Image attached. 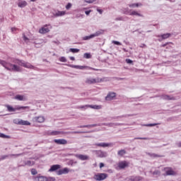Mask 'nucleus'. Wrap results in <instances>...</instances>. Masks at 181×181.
<instances>
[{"instance_id":"f257e3e1","label":"nucleus","mask_w":181,"mask_h":181,"mask_svg":"<svg viewBox=\"0 0 181 181\" xmlns=\"http://www.w3.org/2000/svg\"><path fill=\"white\" fill-rule=\"evenodd\" d=\"M47 135L55 136L56 135H64V134H87L86 132H62V131H48Z\"/></svg>"},{"instance_id":"f03ea898","label":"nucleus","mask_w":181,"mask_h":181,"mask_svg":"<svg viewBox=\"0 0 181 181\" xmlns=\"http://www.w3.org/2000/svg\"><path fill=\"white\" fill-rule=\"evenodd\" d=\"M5 107H6L8 112H15L16 111H21V110H29V106L17 105L15 107H13L9 105H6Z\"/></svg>"},{"instance_id":"7ed1b4c3","label":"nucleus","mask_w":181,"mask_h":181,"mask_svg":"<svg viewBox=\"0 0 181 181\" xmlns=\"http://www.w3.org/2000/svg\"><path fill=\"white\" fill-rule=\"evenodd\" d=\"M15 63H16V64H18L19 66L25 67L26 69H35V66H33V65L28 62H25V61L17 59L16 60Z\"/></svg>"},{"instance_id":"20e7f679","label":"nucleus","mask_w":181,"mask_h":181,"mask_svg":"<svg viewBox=\"0 0 181 181\" xmlns=\"http://www.w3.org/2000/svg\"><path fill=\"white\" fill-rule=\"evenodd\" d=\"M108 177V175L105 173H98L94 175L93 179L95 180L101 181V180H105Z\"/></svg>"},{"instance_id":"39448f33","label":"nucleus","mask_w":181,"mask_h":181,"mask_svg":"<svg viewBox=\"0 0 181 181\" xmlns=\"http://www.w3.org/2000/svg\"><path fill=\"white\" fill-rule=\"evenodd\" d=\"M100 35H103V32L101 31H96L95 33L91 34L90 35H87L83 37V40H90V39H93L94 37H97V36H100Z\"/></svg>"},{"instance_id":"423d86ee","label":"nucleus","mask_w":181,"mask_h":181,"mask_svg":"<svg viewBox=\"0 0 181 181\" xmlns=\"http://www.w3.org/2000/svg\"><path fill=\"white\" fill-rule=\"evenodd\" d=\"M101 81V79L99 78H88L86 81V84H95V83H100Z\"/></svg>"},{"instance_id":"0eeeda50","label":"nucleus","mask_w":181,"mask_h":181,"mask_svg":"<svg viewBox=\"0 0 181 181\" xmlns=\"http://www.w3.org/2000/svg\"><path fill=\"white\" fill-rule=\"evenodd\" d=\"M8 71H21V68L16 64H9Z\"/></svg>"},{"instance_id":"6e6552de","label":"nucleus","mask_w":181,"mask_h":181,"mask_svg":"<svg viewBox=\"0 0 181 181\" xmlns=\"http://www.w3.org/2000/svg\"><path fill=\"white\" fill-rule=\"evenodd\" d=\"M164 171L165 172L166 176H175V175H176V172L170 168H165Z\"/></svg>"},{"instance_id":"1a4fd4ad","label":"nucleus","mask_w":181,"mask_h":181,"mask_svg":"<svg viewBox=\"0 0 181 181\" xmlns=\"http://www.w3.org/2000/svg\"><path fill=\"white\" fill-rule=\"evenodd\" d=\"M117 97V93L114 92H109L105 97L106 101H112V100H114Z\"/></svg>"},{"instance_id":"9d476101","label":"nucleus","mask_w":181,"mask_h":181,"mask_svg":"<svg viewBox=\"0 0 181 181\" xmlns=\"http://www.w3.org/2000/svg\"><path fill=\"white\" fill-rule=\"evenodd\" d=\"M86 107L93 108V110H101L103 108L101 105H86L85 106H81V108H86Z\"/></svg>"},{"instance_id":"9b49d317","label":"nucleus","mask_w":181,"mask_h":181,"mask_svg":"<svg viewBox=\"0 0 181 181\" xmlns=\"http://www.w3.org/2000/svg\"><path fill=\"white\" fill-rule=\"evenodd\" d=\"M54 142L57 145H67V140L64 139H54Z\"/></svg>"},{"instance_id":"f8f14e48","label":"nucleus","mask_w":181,"mask_h":181,"mask_svg":"<svg viewBox=\"0 0 181 181\" xmlns=\"http://www.w3.org/2000/svg\"><path fill=\"white\" fill-rule=\"evenodd\" d=\"M75 156L78 159H80V160H88L90 159V157L87 155L76 154Z\"/></svg>"},{"instance_id":"ddd939ff","label":"nucleus","mask_w":181,"mask_h":181,"mask_svg":"<svg viewBox=\"0 0 181 181\" xmlns=\"http://www.w3.org/2000/svg\"><path fill=\"white\" fill-rule=\"evenodd\" d=\"M17 5L18 8H25V6H28V2L25 0H18Z\"/></svg>"},{"instance_id":"4468645a","label":"nucleus","mask_w":181,"mask_h":181,"mask_svg":"<svg viewBox=\"0 0 181 181\" xmlns=\"http://www.w3.org/2000/svg\"><path fill=\"white\" fill-rule=\"evenodd\" d=\"M33 165H35V161L24 160L23 164L18 165V168H21V166H33Z\"/></svg>"},{"instance_id":"2eb2a0df","label":"nucleus","mask_w":181,"mask_h":181,"mask_svg":"<svg viewBox=\"0 0 181 181\" xmlns=\"http://www.w3.org/2000/svg\"><path fill=\"white\" fill-rule=\"evenodd\" d=\"M128 162L124 160V161H120L118 163V168L120 169H125V168H128Z\"/></svg>"},{"instance_id":"dca6fc26","label":"nucleus","mask_w":181,"mask_h":181,"mask_svg":"<svg viewBox=\"0 0 181 181\" xmlns=\"http://www.w3.org/2000/svg\"><path fill=\"white\" fill-rule=\"evenodd\" d=\"M69 168H65L63 169H59L57 173V175H58L59 176H60V175H67V173H69Z\"/></svg>"},{"instance_id":"f3484780","label":"nucleus","mask_w":181,"mask_h":181,"mask_svg":"<svg viewBox=\"0 0 181 181\" xmlns=\"http://www.w3.org/2000/svg\"><path fill=\"white\" fill-rule=\"evenodd\" d=\"M15 100H18V101H27L28 97L23 95H16L15 96Z\"/></svg>"},{"instance_id":"a211bd4d","label":"nucleus","mask_w":181,"mask_h":181,"mask_svg":"<svg viewBox=\"0 0 181 181\" xmlns=\"http://www.w3.org/2000/svg\"><path fill=\"white\" fill-rule=\"evenodd\" d=\"M33 122H45V117L42 116H40V117H35L33 118Z\"/></svg>"},{"instance_id":"6ab92c4d","label":"nucleus","mask_w":181,"mask_h":181,"mask_svg":"<svg viewBox=\"0 0 181 181\" xmlns=\"http://www.w3.org/2000/svg\"><path fill=\"white\" fill-rule=\"evenodd\" d=\"M161 98H162V100H167L168 101L176 100V98L175 97L170 96L169 95H161Z\"/></svg>"},{"instance_id":"aec40b11","label":"nucleus","mask_w":181,"mask_h":181,"mask_svg":"<svg viewBox=\"0 0 181 181\" xmlns=\"http://www.w3.org/2000/svg\"><path fill=\"white\" fill-rule=\"evenodd\" d=\"M95 127H100V124H87V125H81L78 126V128H94Z\"/></svg>"},{"instance_id":"412c9836","label":"nucleus","mask_w":181,"mask_h":181,"mask_svg":"<svg viewBox=\"0 0 181 181\" xmlns=\"http://www.w3.org/2000/svg\"><path fill=\"white\" fill-rule=\"evenodd\" d=\"M34 180L35 181H49L47 180V177H46L45 176H37V177H35Z\"/></svg>"},{"instance_id":"4be33fe9","label":"nucleus","mask_w":181,"mask_h":181,"mask_svg":"<svg viewBox=\"0 0 181 181\" xmlns=\"http://www.w3.org/2000/svg\"><path fill=\"white\" fill-rule=\"evenodd\" d=\"M59 169H60V165H53L51 166L50 169L49 170V172H54Z\"/></svg>"},{"instance_id":"5701e85b","label":"nucleus","mask_w":181,"mask_h":181,"mask_svg":"<svg viewBox=\"0 0 181 181\" xmlns=\"http://www.w3.org/2000/svg\"><path fill=\"white\" fill-rule=\"evenodd\" d=\"M40 33L45 34L50 32V30L47 28V26H44L39 30Z\"/></svg>"},{"instance_id":"b1692460","label":"nucleus","mask_w":181,"mask_h":181,"mask_svg":"<svg viewBox=\"0 0 181 181\" xmlns=\"http://www.w3.org/2000/svg\"><path fill=\"white\" fill-rule=\"evenodd\" d=\"M11 63H8L2 59H0V64H1V66H3L4 67H5L6 69V70H8V69H9V64Z\"/></svg>"},{"instance_id":"393cba45","label":"nucleus","mask_w":181,"mask_h":181,"mask_svg":"<svg viewBox=\"0 0 181 181\" xmlns=\"http://www.w3.org/2000/svg\"><path fill=\"white\" fill-rule=\"evenodd\" d=\"M103 125H105V127H117L121 125V123H103Z\"/></svg>"},{"instance_id":"a878e982","label":"nucleus","mask_w":181,"mask_h":181,"mask_svg":"<svg viewBox=\"0 0 181 181\" xmlns=\"http://www.w3.org/2000/svg\"><path fill=\"white\" fill-rule=\"evenodd\" d=\"M130 16H139L140 18H144V15L138 13V11H133L129 13Z\"/></svg>"},{"instance_id":"bb28decb","label":"nucleus","mask_w":181,"mask_h":181,"mask_svg":"<svg viewBox=\"0 0 181 181\" xmlns=\"http://www.w3.org/2000/svg\"><path fill=\"white\" fill-rule=\"evenodd\" d=\"M170 36H172V34L165 33V34H163L161 35H157V37H162V39L165 40V39H168V37H170Z\"/></svg>"},{"instance_id":"cd10ccee","label":"nucleus","mask_w":181,"mask_h":181,"mask_svg":"<svg viewBox=\"0 0 181 181\" xmlns=\"http://www.w3.org/2000/svg\"><path fill=\"white\" fill-rule=\"evenodd\" d=\"M95 145L96 146H102V148H107L110 146V144L108 143H96Z\"/></svg>"},{"instance_id":"c85d7f7f","label":"nucleus","mask_w":181,"mask_h":181,"mask_svg":"<svg viewBox=\"0 0 181 181\" xmlns=\"http://www.w3.org/2000/svg\"><path fill=\"white\" fill-rule=\"evenodd\" d=\"M18 125H30V122L26 120L21 119L18 122Z\"/></svg>"},{"instance_id":"c756f323","label":"nucleus","mask_w":181,"mask_h":181,"mask_svg":"<svg viewBox=\"0 0 181 181\" xmlns=\"http://www.w3.org/2000/svg\"><path fill=\"white\" fill-rule=\"evenodd\" d=\"M66 11H57L55 13L54 16H64Z\"/></svg>"},{"instance_id":"7c9ffc66","label":"nucleus","mask_w":181,"mask_h":181,"mask_svg":"<svg viewBox=\"0 0 181 181\" xmlns=\"http://www.w3.org/2000/svg\"><path fill=\"white\" fill-rule=\"evenodd\" d=\"M148 156H150L151 158H162V156H159L156 153H148Z\"/></svg>"},{"instance_id":"2f4dec72","label":"nucleus","mask_w":181,"mask_h":181,"mask_svg":"<svg viewBox=\"0 0 181 181\" xmlns=\"http://www.w3.org/2000/svg\"><path fill=\"white\" fill-rule=\"evenodd\" d=\"M129 8H138L139 6H142V4L136 3L129 5Z\"/></svg>"},{"instance_id":"473e14b6","label":"nucleus","mask_w":181,"mask_h":181,"mask_svg":"<svg viewBox=\"0 0 181 181\" xmlns=\"http://www.w3.org/2000/svg\"><path fill=\"white\" fill-rule=\"evenodd\" d=\"M126 153H127V151H125L124 149L119 150L117 152V155L119 156H124Z\"/></svg>"},{"instance_id":"72a5a7b5","label":"nucleus","mask_w":181,"mask_h":181,"mask_svg":"<svg viewBox=\"0 0 181 181\" xmlns=\"http://www.w3.org/2000/svg\"><path fill=\"white\" fill-rule=\"evenodd\" d=\"M0 138H3L4 139H11V136H8L4 133H0Z\"/></svg>"},{"instance_id":"f704fd0d","label":"nucleus","mask_w":181,"mask_h":181,"mask_svg":"<svg viewBox=\"0 0 181 181\" xmlns=\"http://www.w3.org/2000/svg\"><path fill=\"white\" fill-rule=\"evenodd\" d=\"M23 40L26 45H29L30 40L28 38V37H26V35H25V34L23 35Z\"/></svg>"},{"instance_id":"c9c22d12","label":"nucleus","mask_w":181,"mask_h":181,"mask_svg":"<svg viewBox=\"0 0 181 181\" xmlns=\"http://www.w3.org/2000/svg\"><path fill=\"white\" fill-rule=\"evenodd\" d=\"M69 52H71V53H78V52H80V49L77 48H71L69 49Z\"/></svg>"},{"instance_id":"e433bc0d","label":"nucleus","mask_w":181,"mask_h":181,"mask_svg":"<svg viewBox=\"0 0 181 181\" xmlns=\"http://www.w3.org/2000/svg\"><path fill=\"white\" fill-rule=\"evenodd\" d=\"M156 125H159V123L146 124H144L143 127H156Z\"/></svg>"},{"instance_id":"4c0bfd02","label":"nucleus","mask_w":181,"mask_h":181,"mask_svg":"<svg viewBox=\"0 0 181 181\" xmlns=\"http://www.w3.org/2000/svg\"><path fill=\"white\" fill-rule=\"evenodd\" d=\"M84 59H91V54L90 53H85L83 54Z\"/></svg>"},{"instance_id":"58836bf2","label":"nucleus","mask_w":181,"mask_h":181,"mask_svg":"<svg viewBox=\"0 0 181 181\" xmlns=\"http://www.w3.org/2000/svg\"><path fill=\"white\" fill-rule=\"evenodd\" d=\"M59 60L60 62H62V63H66V62H67V59H66V57H59Z\"/></svg>"},{"instance_id":"ea45409f","label":"nucleus","mask_w":181,"mask_h":181,"mask_svg":"<svg viewBox=\"0 0 181 181\" xmlns=\"http://www.w3.org/2000/svg\"><path fill=\"white\" fill-rule=\"evenodd\" d=\"M153 175L159 176V175H160V171H159V170H156L154 172H153Z\"/></svg>"},{"instance_id":"a19ab883","label":"nucleus","mask_w":181,"mask_h":181,"mask_svg":"<svg viewBox=\"0 0 181 181\" xmlns=\"http://www.w3.org/2000/svg\"><path fill=\"white\" fill-rule=\"evenodd\" d=\"M31 174L33 175H37V170H36V169H35V168H33L31 170Z\"/></svg>"},{"instance_id":"79ce46f5","label":"nucleus","mask_w":181,"mask_h":181,"mask_svg":"<svg viewBox=\"0 0 181 181\" xmlns=\"http://www.w3.org/2000/svg\"><path fill=\"white\" fill-rule=\"evenodd\" d=\"M6 158H9V156L8 155L1 156L0 158V160H4V159H6Z\"/></svg>"},{"instance_id":"37998d69","label":"nucleus","mask_w":181,"mask_h":181,"mask_svg":"<svg viewBox=\"0 0 181 181\" xmlns=\"http://www.w3.org/2000/svg\"><path fill=\"white\" fill-rule=\"evenodd\" d=\"M71 6H73V5L71 4V3H68L67 5L66 6V9L67 11H69V9H70V8H71Z\"/></svg>"},{"instance_id":"c03bdc74","label":"nucleus","mask_w":181,"mask_h":181,"mask_svg":"<svg viewBox=\"0 0 181 181\" xmlns=\"http://www.w3.org/2000/svg\"><path fill=\"white\" fill-rule=\"evenodd\" d=\"M112 43H113L114 45H117V46H121L122 45L119 41H114V40L112 42Z\"/></svg>"},{"instance_id":"a18cd8bd","label":"nucleus","mask_w":181,"mask_h":181,"mask_svg":"<svg viewBox=\"0 0 181 181\" xmlns=\"http://www.w3.org/2000/svg\"><path fill=\"white\" fill-rule=\"evenodd\" d=\"M133 62H134L130 59H126V63H127V64H132Z\"/></svg>"},{"instance_id":"49530a36","label":"nucleus","mask_w":181,"mask_h":181,"mask_svg":"<svg viewBox=\"0 0 181 181\" xmlns=\"http://www.w3.org/2000/svg\"><path fill=\"white\" fill-rule=\"evenodd\" d=\"M134 139H142L144 141H146L148 140V138L147 137H136L134 138Z\"/></svg>"},{"instance_id":"de8ad7c7","label":"nucleus","mask_w":181,"mask_h":181,"mask_svg":"<svg viewBox=\"0 0 181 181\" xmlns=\"http://www.w3.org/2000/svg\"><path fill=\"white\" fill-rule=\"evenodd\" d=\"M107 156V153L101 152L100 153V158H105Z\"/></svg>"},{"instance_id":"09e8293b","label":"nucleus","mask_w":181,"mask_h":181,"mask_svg":"<svg viewBox=\"0 0 181 181\" xmlns=\"http://www.w3.org/2000/svg\"><path fill=\"white\" fill-rule=\"evenodd\" d=\"M48 181H55L56 178L53 177H49L47 178Z\"/></svg>"},{"instance_id":"8fccbe9b","label":"nucleus","mask_w":181,"mask_h":181,"mask_svg":"<svg viewBox=\"0 0 181 181\" xmlns=\"http://www.w3.org/2000/svg\"><path fill=\"white\" fill-rule=\"evenodd\" d=\"M96 0H86L87 4H93V2H95Z\"/></svg>"},{"instance_id":"3c124183","label":"nucleus","mask_w":181,"mask_h":181,"mask_svg":"<svg viewBox=\"0 0 181 181\" xmlns=\"http://www.w3.org/2000/svg\"><path fill=\"white\" fill-rule=\"evenodd\" d=\"M22 153H18V154H11L10 156H16V158H18V156H21Z\"/></svg>"},{"instance_id":"603ef678","label":"nucleus","mask_w":181,"mask_h":181,"mask_svg":"<svg viewBox=\"0 0 181 181\" xmlns=\"http://www.w3.org/2000/svg\"><path fill=\"white\" fill-rule=\"evenodd\" d=\"M175 145L177 146V148H181V141L176 143Z\"/></svg>"},{"instance_id":"864d4df0","label":"nucleus","mask_w":181,"mask_h":181,"mask_svg":"<svg viewBox=\"0 0 181 181\" xmlns=\"http://www.w3.org/2000/svg\"><path fill=\"white\" fill-rule=\"evenodd\" d=\"M115 21H124V18L122 17H118L115 19Z\"/></svg>"},{"instance_id":"5fc2aeb1","label":"nucleus","mask_w":181,"mask_h":181,"mask_svg":"<svg viewBox=\"0 0 181 181\" xmlns=\"http://www.w3.org/2000/svg\"><path fill=\"white\" fill-rule=\"evenodd\" d=\"M71 67H73L74 69H79L80 66H78V65H71Z\"/></svg>"},{"instance_id":"6e6d98bb","label":"nucleus","mask_w":181,"mask_h":181,"mask_svg":"<svg viewBox=\"0 0 181 181\" xmlns=\"http://www.w3.org/2000/svg\"><path fill=\"white\" fill-rule=\"evenodd\" d=\"M91 13V10L85 11L86 15L88 16Z\"/></svg>"},{"instance_id":"4d7b16f0","label":"nucleus","mask_w":181,"mask_h":181,"mask_svg":"<svg viewBox=\"0 0 181 181\" xmlns=\"http://www.w3.org/2000/svg\"><path fill=\"white\" fill-rule=\"evenodd\" d=\"M169 43H172V42H167V43H165V44H163V45H162V47H166V46H168V45H169Z\"/></svg>"},{"instance_id":"13d9d810","label":"nucleus","mask_w":181,"mask_h":181,"mask_svg":"<svg viewBox=\"0 0 181 181\" xmlns=\"http://www.w3.org/2000/svg\"><path fill=\"white\" fill-rule=\"evenodd\" d=\"M103 168H104V163H100V168L101 169Z\"/></svg>"},{"instance_id":"bf43d9fd","label":"nucleus","mask_w":181,"mask_h":181,"mask_svg":"<svg viewBox=\"0 0 181 181\" xmlns=\"http://www.w3.org/2000/svg\"><path fill=\"white\" fill-rule=\"evenodd\" d=\"M98 12H99V13L103 14V10L102 9H97Z\"/></svg>"},{"instance_id":"052dcab7","label":"nucleus","mask_w":181,"mask_h":181,"mask_svg":"<svg viewBox=\"0 0 181 181\" xmlns=\"http://www.w3.org/2000/svg\"><path fill=\"white\" fill-rule=\"evenodd\" d=\"M16 31V28H11V32H13V33H15Z\"/></svg>"},{"instance_id":"680f3d73","label":"nucleus","mask_w":181,"mask_h":181,"mask_svg":"<svg viewBox=\"0 0 181 181\" xmlns=\"http://www.w3.org/2000/svg\"><path fill=\"white\" fill-rule=\"evenodd\" d=\"M140 47H146V45H145V44H141V45H140Z\"/></svg>"},{"instance_id":"e2e57ef3","label":"nucleus","mask_w":181,"mask_h":181,"mask_svg":"<svg viewBox=\"0 0 181 181\" xmlns=\"http://www.w3.org/2000/svg\"><path fill=\"white\" fill-rule=\"evenodd\" d=\"M70 60L74 61L76 60V58H74V57H70Z\"/></svg>"},{"instance_id":"0e129e2a","label":"nucleus","mask_w":181,"mask_h":181,"mask_svg":"<svg viewBox=\"0 0 181 181\" xmlns=\"http://www.w3.org/2000/svg\"><path fill=\"white\" fill-rule=\"evenodd\" d=\"M83 69H84V66H79V69H80V70H83Z\"/></svg>"},{"instance_id":"69168bd1","label":"nucleus","mask_w":181,"mask_h":181,"mask_svg":"<svg viewBox=\"0 0 181 181\" xmlns=\"http://www.w3.org/2000/svg\"><path fill=\"white\" fill-rule=\"evenodd\" d=\"M23 161H24V160H21V161L19 163V165L23 164ZM19 165H18V166H19Z\"/></svg>"},{"instance_id":"338daca9","label":"nucleus","mask_w":181,"mask_h":181,"mask_svg":"<svg viewBox=\"0 0 181 181\" xmlns=\"http://www.w3.org/2000/svg\"><path fill=\"white\" fill-rule=\"evenodd\" d=\"M163 40V39H162V38L158 39V42H162Z\"/></svg>"},{"instance_id":"774afa93","label":"nucleus","mask_w":181,"mask_h":181,"mask_svg":"<svg viewBox=\"0 0 181 181\" xmlns=\"http://www.w3.org/2000/svg\"><path fill=\"white\" fill-rule=\"evenodd\" d=\"M90 69H91V70H95V71H98V69H95L94 68H90Z\"/></svg>"}]
</instances>
